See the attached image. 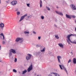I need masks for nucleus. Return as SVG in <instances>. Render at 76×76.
Listing matches in <instances>:
<instances>
[{
	"mask_svg": "<svg viewBox=\"0 0 76 76\" xmlns=\"http://www.w3.org/2000/svg\"><path fill=\"white\" fill-rule=\"evenodd\" d=\"M26 4L28 7H30V6H29V5H30V4Z\"/></svg>",
	"mask_w": 76,
	"mask_h": 76,
	"instance_id": "25",
	"label": "nucleus"
},
{
	"mask_svg": "<svg viewBox=\"0 0 76 76\" xmlns=\"http://www.w3.org/2000/svg\"><path fill=\"white\" fill-rule=\"evenodd\" d=\"M41 39V37H38V39Z\"/></svg>",
	"mask_w": 76,
	"mask_h": 76,
	"instance_id": "34",
	"label": "nucleus"
},
{
	"mask_svg": "<svg viewBox=\"0 0 76 76\" xmlns=\"http://www.w3.org/2000/svg\"><path fill=\"white\" fill-rule=\"evenodd\" d=\"M13 71L14 72H17V71L16 70H15V69H13Z\"/></svg>",
	"mask_w": 76,
	"mask_h": 76,
	"instance_id": "26",
	"label": "nucleus"
},
{
	"mask_svg": "<svg viewBox=\"0 0 76 76\" xmlns=\"http://www.w3.org/2000/svg\"><path fill=\"white\" fill-rule=\"evenodd\" d=\"M15 62H16L17 61V58H15L14 60Z\"/></svg>",
	"mask_w": 76,
	"mask_h": 76,
	"instance_id": "29",
	"label": "nucleus"
},
{
	"mask_svg": "<svg viewBox=\"0 0 76 76\" xmlns=\"http://www.w3.org/2000/svg\"><path fill=\"white\" fill-rule=\"evenodd\" d=\"M56 8L57 9H58V7H56Z\"/></svg>",
	"mask_w": 76,
	"mask_h": 76,
	"instance_id": "38",
	"label": "nucleus"
},
{
	"mask_svg": "<svg viewBox=\"0 0 76 76\" xmlns=\"http://www.w3.org/2000/svg\"><path fill=\"white\" fill-rule=\"evenodd\" d=\"M0 35L1 36H2L3 37V39L4 40V35H3V33H1L0 34Z\"/></svg>",
	"mask_w": 76,
	"mask_h": 76,
	"instance_id": "18",
	"label": "nucleus"
},
{
	"mask_svg": "<svg viewBox=\"0 0 76 76\" xmlns=\"http://www.w3.org/2000/svg\"><path fill=\"white\" fill-rule=\"evenodd\" d=\"M33 34H36V32H35L34 31H33Z\"/></svg>",
	"mask_w": 76,
	"mask_h": 76,
	"instance_id": "33",
	"label": "nucleus"
},
{
	"mask_svg": "<svg viewBox=\"0 0 76 76\" xmlns=\"http://www.w3.org/2000/svg\"><path fill=\"white\" fill-rule=\"evenodd\" d=\"M0 62H1V61H0Z\"/></svg>",
	"mask_w": 76,
	"mask_h": 76,
	"instance_id": "42",
	"label": "nucleus"
},
{
	"mask_svg": "<svg viewBox=\"0 0 76 76\" xmlns=\"http://www.w3.org/2000/svg\"><path fill=\"white\" fill-rule=\"evenodd\" d=\"M37 76H38V75H37Z\"/></svg>",
	"mask_w": 76,
	"mask_h": 76,
	"instance_id": "46",
	"label": "nucleus"
},
{
	"mask_svg": "<svg viewBox=\"0 0 76 76\" xmlns=\"http://www.w3.org/2000/svg\"><path fill=\"white\" fill-rule=\"evenodd\" d=\"M40 57H41V55H40Z\"/></svg>",
	"mask_w": 76,
	"mask_h": 76,
	"instance_id": "39",
	"label": "nucleus"
},
{
	"mask_svg": "<svg viewBox=\"0 0 76 76\" xmlns=\"http://www.w3.org/2000/svg\"><path fill=\"white\" fill-rule=\"evenodd\" d=\"M45 48H44L42 50H41V52H45Z\"/></svg>",
	"mask_w": 76,
	"mask_h": 76,
	"instance_id": "21",
	"label": "nucleus"
},
{
	"mask_svg": "<svg viewBox=\"0 0 76 76\" xmlns=\"http://www.w3.org/2000/svg\"><path fill=\"white\" fill-rule=\"evenodd\" d=\"M17 15H20V12H17Z\"/></svg>",
	"mask_w": 76,
	"mask_h": 76,
	"instance_id": "27",
	"label": "nucleus"
},
{
	"mask_svg": "<svg viewBox=\"0 0 76 76\" xmlns=\"http://www.w3.org/2000/svg\"><path fill=\"white\" fill-rule=\"evenodd\" d=\"M1 46L0 45V50H1Z\"/></svg>",
	"mask_w": 76,
	"mask_h": 76,
	"instance_id": "36",
	"label": "nucleus"
},
{
	"mask_svg": "<svg viewBox=\"0 0 76 76\" xmlns=\"http://www.w3.org/2000/svg\"><path fill=\"white\" fill-rule=\"evenodd\" d=\"M73 62L74 64H76V59L75 58L73 59Z\"/></svg>",
	"mask_w": 76,
	"mask_h": 76,
	"instance_id": "17",
	"label": "nucleus"
},
{
	"mask_svg": "<svg viewBox=\"0 0 76 76\" xmlns=\"http://www.w3.org/2000/svg\"><path fill=\"white\" fill-rule=\"evenodd\" d=\"M55 22H57V19H56L55 20Z\"/></svg>",
	"mask_w": 76,
	"mask_h": 76,
	"instance_id": "37",
	"label": "nucleus"
},
{
	"mask_svg": "<svg viewBox=\"0 0 76 76\" xmlns=\"http://www.w3.org/2000/svg\"><path fill=\"white\" fill-rule=\"evenodd\" d=\"M24 33L25 34H29V31H25L24 32Z\"/></svg>",
	"mask_w": 76,
	"mask_h": 76,
	"instance_id": "23",
	"label": "nucleus"
},
{
	"mask_svg": "<svg viewBox=\"0 0 76 76\" xmlns=\"http://www.w3.org/2000/svg\"><path fill=\"white\" fill-rule=\"evenodd\" d=\"M41 18L43 20V19H44V16H41Z\"/></svg>",
	"mask_w": 76,
	"mask_h": 76,
	"instance_id": "24",
	"label": "nucleus"
},
{
	"mask_svg": "<svg viewBox=\"0 0 76 76\" xmlns=\"http://www.w3.org/2000/svg\"><path fill=\"white\" fill-rule=\"evenodd\" d=\"M44 0V1H45V0Z\"/></svg>",
	"mask_w": 76,
	"mask_h": 76,
	"instance_id": "45",
	"label": "nucleus"
},
{
	"mask_svg": "<svg viewBox=\"0 0 76 76\" xmlns=\"http://www.w3.org/2000/svg\"><path fill=\"white\" fill-rule=\"evenodd\" d=\"M55 37L56 38L58 39H59V37H58V35H55Z\"/></svg>",
	"mask_w": 76,
	"mask_h": 76,
	"instance_id": "19",
	"label": "nucleus"
},
{
	"mask_svg": "<svg viewBox=\"0 0 76 76\" xmlns=\"http://www.w3.org/2000/svg\"><path fill=\"white\" fill-rule=\"evenodd\" d=\"M57 58L58 63H61V61H60V59H61V57L60 56H57Z\"/></svg>",
	"mask_w": 76,
	"mask_h": 76,
	"instance_id": "9",
	"label": "nucleus"
},
{
	"mask_svg": "<svg viewBox=\"0 0 76 76\" xmlns=\"http://www.w3.org/2000/svg\"><path fill=\"white\" fill-rule=\"evenodd\" d=\"M21 40V39L20 38H16L15 41H16V42H18V41H20Z\"/></svg>",
	"mask_w": 76,
	"mask_h": 76,
	"instance_id": "14",
	"label": "nucleus"
},
{
	"mask_svg": "<svg viewBox=\"0 0 76 76\" xmlns=\"http://www.w3.org/2000/svg\"><path fill=\"white\" fill-rule=\"evenodd\" d=\"M2 44H5V42H4V41L2 42Z\"/></svg>",
	"mask_w": 76,
	"mask_h": 76,
	"instance_id": "32",
	"label": "nucleus"
},
{
	"mask_svg": "<svg viewBox=\"0 0 76 76\" xmlns=\"http://www.w3.org/2000/svg\"><path fill=\"white\" fill-rule=\"evenodd\" d=\"M39 4L40 7H42V1H41V0H40Z\"/></svg>",
	"mask_w": 76,
	"mask_h": 76,
	"instance_id": "16",
	"label": "nucleus"
},
{
	"mask_svg": "<svg viewBox=\"0 0 76 76\" xmlns=\"http://www.w3.org/2000/svg\"><path fill=\"white\" fill-rule=\"evenodd\" d=\"M27 15L28 14H26L24 15L23 16H22L20 18V20H19V22H21L22 20H23V19H24V18H25L26 16H27Z\"/></svg>",
	"mask_w": 76,
	"mask_h": 76,
	"instance_id": "6",
	"label": "nucleus"
},
{
	"mask_svg": "<svg viewBox=\"0 0 76 76\" xmlns=\"http://www.w3.org/2000/svg\"><path fill=\"white\" fill-rule=\"evenodd\" d=\"M0 3H1V1L0 0Z\"/></svg>",
	"mask_w": 76,
	"mask_h": 76,
	"instance_id": "40",
	"label": "nucleus"
},
{
	"mask_svg": "<svg viewBox=\"0 0 76 76\" xmlns=\"http://www.w3.org/2000/svg\"><path fill=\"white\" fill-rule=\"evenodd\" d=\"M37 46H38V45H37Z\"/></svg>",
	"mask_w": 76,
	"mask_h": 76,
	"instance_id": "41",
	"label": "nucleus"
},
{
	"mask_svg": "<svg viewBox=\"0 0 76 76\" xmlns=\"http://www.w3.org/2000/svg\"><path fill=\"white\" fill-rule=\"evenodd\" d=\"M59 66L60 67V68L61 69V70H63V69L66 72V73L67 74H68L67 73V70H66V69L64 67V66L62 64H61V65L59 64Z\"/></svg>",
	"mask_w": 76,
	"mask_h": 76,
	"instance_id": "1",
	"label": "nucleus"
},
{
	"mask_svg": "<svg viewBox=\"0 0 76 76\" xmlns=\"http://www.w3.org/2000/svg\"><path fill=\"white\" fill-rule=\"evenodd\" d=\"M46 8L48 10H50V8H49V7H46Z\"/></svg>",
	"mask_w": 76,
	"mask_h": 76,
	"instance_id": "22",
	"label": "nucleus"
},
{
	"mask_svg": "<svg viewBox=\"0 0 76 76\" xmlns=\"http://www.w3.org/2000/svg\"><path fill=\"white\" fill-rule=\"evenodd\" d=\"M28 56H27L26 58V59L27 60H29V59L31 58V54H28Z\"/></svg>",
	"mask_w": 76,
	"mask_h": 76,
	"instance_id": "11",
	"label": "nucleus"
},
{
	"mask_svg": "<svg viewBox=\"0 0 76 76\" xmlns=\"http://www.w3.org/2000/svg\"><path fill=\"white\" fill-rule=\"evenodd\" d=\"M23 74H25V73H26L27 72V70H25L24 71H23Z\"/></svg>",
	"mask_w": 76,
	"mask_h": 76,
	"instance_id": "20",
	"label": "nucleus"
},
{
	"mask_svg": "<svg viewBox=\"0 0 76 76\" xmlns=\"http://www.w3.org/2000/svg\"><path fill=\"white\" fill-rule=\"evenodd\" d=\"M71 54H72V55H73V52H71L70 53Z\"/></svg>",
	"mask_w": 76,
	"mask_h": 76,
	"instance_id": "35",
	"label": "nucleus"
},
{
	"mask_svg": "<svg viewBox=\"0 0 76 76\" xmlns=\"http://www.w3.org/2000/svg\"><path fill=\"white\" fill-rule=\"evenodd\" d=\"M4 24L3 23H1L0 24V31H2L3 30V28H4Z\"/></svg>",
	"mask_w": 76,
	"mask_h": 76,
	"instance_id": "3",
	"label": "nucleus"
},
{
	"mask_svg": "<svg viewBox=\"0 0 76 76\" xmlns=\"http://www.w3.org/2000/svg\"><path fill=\"white\" fill-rule=\"evenodd\" d=\"M35 75H36V74H35Z\"/></svg>",
	"mask_w": 76,
	"mask_h": 76,
	"instance_id": "44",
	"label": "nucleus"
},
{
	"mask_svg": "<svg viewBox=\"0 0 76 76\" xmlns=\"http://www.w3.org/2000/svg\"><path fill=\"white\" fill-rule=\"evenodd\" d=\"M9 55H10V56H12V52H10L9 53Z\"/></svg>",
	"mask_w": 76,
	"mask_h": 76,
	"instance_id": "28",
	"label": "nucleus"
},
{
	"mask_svg": "<svg viewBox=\"0 0 76 76\" xmlns=\"http://www.w3.org/2000/svg\"><path fill=\"white\" fill-rule=\"evenodd\" d=\"M39 76H41V75H39Z\"/></svg>",
	"mask_w": 76,
	"mask_h": 76,
	"instance_id": "43",
	"label": "nucleus"
},
{
	"mask_svg": "<svg viewBox=\"0 0 76 76\" xmlns=\"http://www.w3.org/2000/svg\"><path fill=\"white\" fill-rule=\"evenodd\" d=\"M32 65H31L27 69V71L29 72L30 71H31L32 70Z\"/></svg>",
	"mask_w": 76,
	"mask_h": 76,
	"instance_id": "7",
	"label": "nucleus"
},
{
	"mask_svg": "<svg viewBox=\"0 0 76 76\" xmlns=\"http://www.w3.org/2000/svg\"><path fill=\"white\" fill-rule=\"evenodd\" d=\"M16 4H17V1H14L11 2V4L13 6H15V5H16Z\"/></svg>",
	"mask_w": 76,
	"mask_h": 76,
	"instance_id": "8",
	"label": "nucleus"
},
{
	"mask_svg": "<svg viewBox=\"0 0 76 76\" xmlns=\"http://www.w3.org/2000/svg\"><path fill=\"white\" fill-rule=\"evenodd\" d=\"M51 74H53L54 75H55L56 76H60V75H59V74L57 73H55L53 72H51Z\"/></svg>",
	"mask_w": 76,
	"mask_h": 76,
	"instance_id": "15",
	"label": "nucleus"
},
{
	"mask_svg": "<svg viewBox=\"0 0 76 76\" xmlns=\"http://www.w3.org/2000/svg\"><path fill=\"white\" fill-rule=\"evenodd\" d=\"M66 16L67 18H68L69 19H72V18H76V16L75 15H69L67 14H66Z\"/></svg>",
	"mask_w": 76,
	"mask_h": 76,
	"instance_id": "2",
	"label": "nucleus"
},
{
	"mask_svg": "<svg viewBox=\"0 0 76 76\" xmlns=\"http://www.w3.org/2000/svg\"><path fill=\"white\" fill-rule=\"evenodd\" d=\"M10 52H12L13 53V54H15V53H16V51H15V50L12 49L10 50Z\"/></svg>",
	"mask_w": 76,
	"mask_h": 76,
	"instance_id": "12",
	"label": "nucleus"
},
{
	"mask_svg": "<svg viewBox=\"0 0 76 76\" xmlns=\"http://www.w3.org/2000/svg\"><path fill=\"white\" fill-rule=\"evenodd\" d=\"M70 7L72 9V10H76V6H75V5L73 4H72L71 5Z\"/></svg>",
	"mask_w": 76,
	"mask_h": 76,
	"instance_id": "5",
	"label": "nucleus"
},
{
	"mask_svg": "<svg viewBox=\"0 0 76 76\" xmlns=\"http://www.w3.org/2000/svg\"><path fill=\"white\" fill-rule=\"evenodd\" d=\"M67 41L68 43L69 44H70V42L71 43H73V44H76V40H74L73 42H72V41H71V40L70 39V40H69V39H67Z\"/></svg>",
	"mask_w": 76,
	"mask_h": 76,
	"instance_id": "4",
	"label": "nucleus"
},
{
	"mask_svg": "<svg viewBox=\"0 0 76 76\" xmlns=\"http://www.w3.org/2000/svg\"><path fill=\"white\" fill-rule=\"evenodd\" d=\"M58 45L59 47H61V48H63V47H64L63 45V44L62 43H58Z\"/></svg>",
	"mask_w": 76,
	"mask_h": 76,
	"instance_id": "13",
	"label": "nucleus"
},
{
	"mask_svg": "<svg viewBox=\"0 0 76 76\" xmlns=\"http://www.w3.org/2000/svg\"><path fill=\"white\" fill-rule=\"evenodd\" d=\"M54 27H55V28H57V25H56V24H54Z\"/></svg>",
	"mask_w": 76,
	"mask_h": 76,
	"instance_id": "30",
	"label": "nucleus"
},
{
	"mask_svg": "<svg viewBox=\"0 0 76 76\" xmlns=\"http://www.w3.org/2000/svg\"><path fill=\"white\" fill-rule=\"evenodd\" d=\"M70 62H71V60L69 59L68 61V63H70Z\"/></svg>",
	"mask_w": 76,
	"mask_h": 76,
	"instance_id": "31",
	"label": "nucleus"
},
{
	"mask_svg": "<svg viewBox=\"0 0 76 76\" xmlns=\"http://www.w3.org/2000/svg\"><path fill=\"white\" fill-rule=\"evenodd\" d=\"M56 13H57L58 15H61V16H63V13L61 12H60L59 11H55Z\"/></svg>",
	"mask_w": 76,
	"mask_h": 76,
	"instance_id": "10",
	"label": "nucleus"
}]
</instances>
